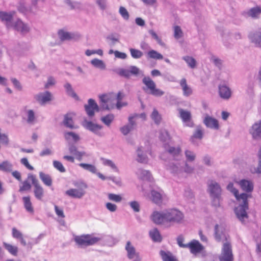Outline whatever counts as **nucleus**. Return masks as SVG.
Here are the masks:
<instances>
[{
	"instance_id": "obj_1",
	"label": "nucleus",
	"mask_w": 261,
	"mask_h": 261,
	"mask_svg": "<svg viewBox=\"0 0 261 261\" xmlns=\"http://www.w3.org/2000/svg\"><path fill=\"white\" fill-rule=\"evenodd\" d=\"M184 218L182 212L177 209H169L162 212H154L152 221L157 224L180 223Z\"/></svg>"
},
{
	"instance_id": "obj_2",
	"label": "nucleus",
	"mask_w": 261,
	"mask_h": 261,
	"mask_svg": "<svg viewBox=\"0 0 261 261\" xmlns=\"http://www.w3.org/2000/svg\"><path fill=\"white\" fill-rule=\"evenodd\" d=\"M13 14L0 11V19L6 23L7 28L13 27V28L23 35L28 34L31 30V27L29 24L23 22L21 19H18L15 21L13 25H11Z\"/></svg>"
},
{
	"instance_id": "obj_3",
	"label": "nucleus",
	"mask_w": 261,
	"mask_h": 261,
	"mask_svg": "<svg viewBox=\"0 0 261 261\" xmlns=\"http://www.w3.org/2000/svg\"><path fill=\"white\" fill-rule=\"evenodd\" d=\"M227 189L233 194L238 201L242 200V203L236 207L234 211L237 218L243 223L245 219V193L239 194L238 190L233 187L232 182L227 185Z\"/></svg>"
},
{
	"instance_id": "obj_4",
	"label": "nucleus",
	"mask_w": 261,
	"mask_h": 261,
	"mask_svg": "<svg viewBox=\"0 0 261 261\" xmlns=\"http://www.w3.org/2000/svg\"><path fill=\"white\" fill-rule=\"evenodd\" d=\"M113 71L119 75L126 79H129L132 75L138 76H144L143 72L136 66H130L128 69L118 68L113 69Z\"/></svg>"
},
{
	"instance_id": "obj_5",
	"label": "nucleus",
	"mask_w": 261,
	"mask_h": 261,
	"mask_svg": "<svg viewBox=\"0 0 261 261\" xmlns=\"http://www.w3.org/2000/svg\"><path fill=\"white\" fill-rule=\"evenodd\" d=\"M101 239L102 238L92 237L90 234L75 236L74 237L75 242L81 247L93 245Z\"/></svg>"
},
{
	"instance_id": "obj_6",
	"label": "nucleus",
	"mask_w": 261,
	"mask_h": 261,
	"mask_svg": "<svg viewBox=\"0 0 261 261\" xmlns=\"http://www.w3.org/2000/svg\"><path fill=\"white\" fill-rule=\"evenodd\" d=\"M28 179L32 181L34 187V193L35 197L38 200H41L44 196V190L40 184L36 176L32 174H29Z\"/></svg>"
},
{
	"instance_id": "obj_7",
	"label": "nucleus",
	"mask_w": 261,
	"mask_h": 261,
	"mask_svg": "<svg viewBox=\"0 0 261 261\" xmlns=\"http://www.w3.org/2000/svg\"><path fill=\"white\" fill-rule=\"evenodd\" d=\"M220 261H233L231 245L229 242L223 243Z\"/></svg>"
},
{
	"instance_id": "obj_8",
	"label": "nucleus",
	"mask_w": 261,
	"mask_h": 261,
	"mask_svg": "<svg viewBox=\"0 0 261 261\" xmlns=\"http://www.w3.org/2000/svg\"><path fill=\"white\" fill-rule=\"evenodd\" d=\"M166 169L174 176H179L183 173L182 162L174 161L166 165Z\"/></svg>"
},
{
	"instance_id": "obj_9",
	"label": "nucleus",
	"mask_w": 261,
	"mask_h": 261,
	"mask_svg": "<svg viewBox=\"0 0 261 261\" xmlns=\"http://www.w3.org/2000/svg\"><path fill=\"white\" fill-rule=\"evenodd\" d=\"M83 126L87 129L92 132L95 135L102 137L104 136V134L100 131L102 128V126L94 123L91 121H88L85 119L83 122Z\"/></svg>"
},
{
	"instance_id": "obj_10",
	"label": "nucleus",
	"mask_w": 261,
	"mask_h": 261,
	"mask_svg": "<svg viewBox=\"0 0 261 261\" xmlns=\"http://www.w3.org/2000/svg\"><path fill=\"white\" fill-rule=\"evenodd\" d=\"M125 249L127 252V256L133 261H141V257L139 252H137L135 247L132 244L130 241H127Z\"/></svg>"
},
{
	"instance_id": "obj_11",
	"label": "nucleus",
	"mask_w": 261,
	"mask_h": 261,
	"mask_svg": "<svg viewBox=\"0 0 261 261\" xmlns=\"http://www.w3.org/2000/svg\"><path fill=\"white\" fill-rule=\"evenodd\" d=\"M215 239L218 242H229V237L226 233L225 229L222 226L218 224L215 226Z\"/></svg>"
},
{
	"instance_id": "obj_12",
	"label": "nucleus",
	"mask_w": 261,
	"mask_h": 261,
	"mask_svg": "<svg viewBox=\"0 0 261 261\" xmlns=\"http://www.w3.org/2000/svg\"><path fill=\"white\" fill-rule=\"evenodd\" d=\"M207 192L210 196L221 195L222 190L220 185L216 181L209 180L207 181Z\"/></svg>"
},
{
	"instance_id": "obj_13",
	"label": "nucleus",
	"mask_w": 261,
	"mask_h": 261,
	"mask_svg": "<svg viewBox=\"0 0 261 261\" xmlns=\"http://www.w3.org/2000/svg\"><path fill=\"white\" fill-rule=\"evenodd\" d=\"M151 199L153 202L160 205L167 200L166 195L162 190L159 191L155 190L151 191Z\"/></svg>"
},
{
	"instance_id": "obj_14",
	"label": "nucleus",
	"mask_w": 261,
	"mask_h": 261,
	"mask_svg": "<svg viewBox=\"0 0 261 261\" xmlns=\"http://www.w3.org/2000/svg\"><path fill=\"white\" fill-rule=\"evenodd\" d=\"M164 148L165 152L169 153L175 160L181 156V149L179 146L174 147L165 144Z\"/></svg>"
},
{
	"instance_id": "obj_15",
	"label": "nucleus",
	"mask_w": 261,
	"mask_h": 261,
	"mask_svg": "<svg viewBox=\"0 0 261 261\" xmlns=\"http://www.w3.org/2000/svg\"><path fill=\"white\" fill-rule=\"evenodd\" d=\"M52 94L49 91L39 93L34 95V99L41 105H44L52 100Z\"/></svg>"
},
{
	"instance_id": "obj_16",
	"label": "nucleus",
	"mask_w": 261,
	"mask_h": 261,
	"mask_svg": "<svg viewBox=\"0 0 261 261\" xmlns=\"http://www.w3.org/2000/svg\"><path fill=\"white\" fill-rule=\"evenodd\" d=\"M85 109L87 114L89 117L93 116L95 111H99V108L95 100L91 98L88 100V104L85 105Z\"/></svg>"
},
{
	"instance_id": "obj_17",
	"label": "nucleus",
	"mask_w": 261,
	"mask_h": 261,
	"mask_svg": "<svg viewBox=\"0 0 261 261\" xmlns=\"http://www.w3.org/2000/svg\"><path fill=\"white\" fill-rule=\"evenodd\" d=\"M178 111L179 112L180 118L186 125L189 127H192L193 126V123L192 121V115L191 112L188 110H185L181 108L179 109Z\"/></svg>"
},
{
	"instance_id": "obj_18",
	"label": "nucleus",
	"mask_w": 261,
	"mask_h": 261,
	"mask_svg": "<svg viewBox=\"0 0 261 261\" xmlns=\"http://www.w3.org/2000/svg\"><path fill=\"white\" fill-rule=\"evenodd\" d=\"M115 96L110 94H104L99 96L100 105L103 110H109V105L114 99Z\"/></svg>"
},
{
	"instance_id": "obj_19",
	"label": "nucleus",
	"mask_w": 261,
	"mask_h": 261,
	"mask_svg": "<svg viewBox=\"0 0 261 261\" xmlns=\"http://www.w3.org/2000/svg\"><path fill=\"white\" fill-rule=\"evenodd\" d=\"M187 248H189L191 252L194 254L200 252L203 249V246L195 240H193L188 243Z\"/></svg>"
},
{
	"instance_id": "obj_20",
	"label": "nucleus",
	"mask_w": 261,
	"mask_h": 261,
	"mask_svg": "<svg viewBox=\"0 0 261 261\" xmlns=\"http://www.w3.org/2000/svg\"><path fill=\"white\" fill-rule=\"evenodd\" d=\"M219 93L221 98L224 99H228L231 96L230 89L225 85H220L219 86Z\"/></svg>"
},
{
	"instance_id": "obj_21",
	"label": "nucleus",
	"mask_w": 261,
	"mask_h": 261,
	"mask_svg": "<svg viewBox=\"0 0 261 261\" xmlns=\"http://www.w3.org/2000/svg\"><path fill=\"white\" fill-rule=\"evenodd\" d=\"M203 123L206 127L212 129H218L219 128L218 120L209 116H206L205 117L203 120Z\"/></svg>"
},
{
	"instance_id": "obj_22",
	"label": "nucleus",
	"mask_w": 261,
	"mask_h": 261,
	"mask_svg": "<svg viewBox=\"0 0 261 261\" xmlns=\"http://www.w3.org/2000/svg\"><path fill=\"white\" fill-rule=\"evenodd\" d=\"M65 194L74 198H82L85 194V191L82 189H70L65 192Z\"/></svg>"
},
{
	"instance_id": "obj_23",
	"label": "nucleus",
	"mask_w": 261,
	"mask_h": 261,
	"mask_svg": "<svg viewBox=\"0 0 261 261\" xmlns=\"http://www.w3.org/2000/svg\"><path fill=\"white\" fill-rule=\"evenodd\" d=\"M250 133L254 139H258L261 138V121L253 125Z\"/></svg>"
},
{
	"instance_id": "obj_24",
	"label": "nucleus",
	"mask_w": 261,
	"mask_h": 261,
	"mask_svg": "<svg viewBox=\"0 0 261 261\" xmlns=\"http://www.w3.org/2000/svg\"><path fill=\"white\" fill-rule=\"evenodd\" d=\"M58 35L61 40H69L74 38H80L81 35L79 34H71L62 30L59 31Z\"/></svg>"
},
{
	"instance_id": "obj_25",
	"label": "nucleus",
	"mask_w": 261,
	"mask_h": 261,
	"mask_svg": "<svg viewBox=\"0 0 261 261\" xmlns=\"http://www.w3.org/2000/svg\"><path fill=\"white\" fill-rule=\"evenodd\" d=\"M136 151L137 155L136 160L139 163L146 164L148 162V157L143 147L142 146L139 147Z\"/></svg>"
},
{
	"instance_id": "obj_26",
	"label": "nucleus",
	"mask_w": 261,
	"mask_h": 261,
	"mask_svg": "<svg viewBox=\"0 0 261 261\" xmlns=\"http://www.w3.org/2000/svg\"><path fill=\"white\" fill-rule=\"evenodd\" d=\"M12 235L14 239L19 241L20 244L22 246H26L27 245L26 241L23 237L22 233L15 227H13L12 229Z\"/></svg>"
},
{
	"instance_id": "obj_27",
	"label": "nucleus",
	"mask_w": 261,
	"mask_h": 261,
	"mask_svg": "<svg viewBox=\"0 0 261 261\" xmlns=\"http://www.w3.org/2000/svg\"><path fill=\"white\" fill-rule=\"evenodd\" d=\"M18 10L19 12L25 14L28 12L35 13L36 10L32 5L28 7L27 6L25 3L23 1H21L18 6Z\"/></svg>"
},
{
	"instance_id": "obj_28",
	"label": "nucleus",
	"mask_w": 261,
	"mask_h": 261,
	"mask_svg": "<svg viewBox=\"0 0 261 261\" xmlns=\"http://www.w3.org/2000/svg\"><path fill=\"white\" fill-rule=\"evenodd\" d=\"M25 120L27 123L30 125H33L36 122L37 117L33 110H28L26 111Z\"/></svg>"
},
{
	"instance_id": "obj_29",
	"label": "nucleus",
	"mask_w": 261,
	"mask_h": 261,
	"mask_svg": "<svg viewBox=\"0 0 261 261\" xmlns=\"http://www.w3.org/2000/svg\"><path fill=\"white\" fill-rule=\"evenodd\" d=\"M180 85L183 91V94L185 96H189L192 94V90L187 84L186 79H182L180 81Z\"/></svg>"
},
{
	"instance_id": "obj_30",
	"label": "nucleus",
	"mask_w": 261,
	"mask_h": 261,
	"mask_svg": "<svg viewBox=\"0 0 261 261\" xmlns=\"http://www.w3.org/2000/svg\"><path fill=\"white\" fill-rule=\"evenodd\" d=\"M160 254L163 261H178L177 258L169 251L161 250Z\"/></svg>"
},
{
	"instance_id": "obj_31",
	"label": "nucleus",
	"mask_w": 261,
	"mask_h": 261,
	"mask_svg": "<svg viewBox=\"0 0 261 261\" xmlns=\"http://www.w3.org/2000/svg\"><path fill=\"white\" fill-rule=\"evenodd\" d=\"M64 88L65 89L66 94L68 96L74 98L76 100H78L79 99V96L74 92L71 85L69 83H66L64 85Z\"/></svg>"
},
{
	"instance_id": "obj_32",
	"label": "nucleus",
	"mask_w": 261,
	"mask_h": 261,
	"mask_svg": "<svg viewBox=\"0 0 261 261\" xmlns=\"http://www.w3.org/2000/svg\"><path fill=\"white\" fill-rule=\"evenodd\" d=\"M261 14V8L256 6L250 9L248 12V15L253 19H258Z\"/></svg>"
},
{
	"instance_id": "obj_33",
	"label": "nucleus",
	"mask_w": 261,
	"mask_h": 261,
	"mask_svg": "<svg viewBox=\"0 0 261 261\" xmlns=\"http://www.w3.org/2000/svg\"><path fill=\"white\" fill-rule=\"evenodd\" d=\"M63 123L66 127L71 129L76 128V127H75L73 125L72 115L71 114H67L64 116Z\"/></svg>"
},
{
	"instance_id": "obj_34",
	"label": "nucleus",
	"mask_w": 261,
	"mask_h": 261,
	"mask_svg": "<svg viewBox=\"0 0 261 261\" xmlns=\"http://www.w3.org/2000/svg\"><path fill=\"white\" fill-rule=\"evenodd\" d=\"M13 165L10 162L5 161L0 164V171L6 173L11 172L13 170Z\"/></svg>"
},
{
	"instance_id": "obj_35",
	"label": "nucleus",
	"mask_w": 261,
	"mask_h": 261,
	"mask_svg": "<svg viewBox=\"0 0 261 261\" xmlns=\"http://www.w3.org/2000/svg\"><path fill=\"white\" fill-rule=\"evenodd\" d=\"M254 188L253 184L252 181L246 180V211L248 209L247 198L251 197V194L249 193L251 192Z\"/></svg>"
},
{
	"instance_id": "obj_36",
	"label": "nucleus",
	"mask_w": 261,
	"mask_h": 261,
	"mask_svg": "<svg viewBox=\"0 0 261 261\" xmlns=\"http://www.w3.org/2000/svg\"><path fill=\"white\" fill-rule=\"evenodd\" d=\"M64 136L65 139L68 142H76L80 140L79 136L72 132H65Z\"/></svg>"
},
{
	"instance_id": "obj_37",
	"label": "nucleus",
	"mask_w": 261,
	"mask_h": 261,
	"mask_svg": "<svg viewBox=\"0 0 261 261\" xmlns=\"http://www.w3.org/2000/svg\"><path fill=\"white\" fill-rule=\"evenodd\" d=\"M137 174L140 178L143 180H149L151 177L149 171L143 169H139L137 172Z\"/></svg>"
},
{
	"instance_id": "obj_38",
	"label": "nucleus",
	"mask_w": 261,
	"mask_h": 261,
	"mask_svg": "<svg viewBox=\"0 0 261 261\" xmlns=\"http://www.w3.org/2000/svg\"><path fill=\"white\" fill-rule=\"evenodd\" d=\"M39 177L45 185L49 187L51 186L53 180L49 174H45L43 172H40Z\"/></svg>"
},
{
	"instance_id": "obj_39",
	"label": "nucleus",
	"mask_w": 261,
	"mask_h": 261,
	"mask_svg": "<svg viewBox=\"0 0 261 261\" xmlns=\"http://www.w3.org/2000/svg\"><path fill=\"white\" fill-rule=\"evenodd\" d=\"M142 83L150 91L153 89L154 87H156L155 83L149 76H144L142 79Z\"/></svg>"
},
{
	"instance_id": "obj_40",
	"label": "nucleus",
	"mask_w": 261,
	"mask_h": 261,
	"mask_svg": "<svg viewBox=\"0 0 261 261\" xmlns=\"http://www.w3.org/2000/svg\"><path fill=\"white\" fill-rule=\"evenodd\" d=\"M69 150L70 153L75 155L79 160H81L82 158V156L85 154L84 152H80L77 151L76 147L73 144L69 145Z\"/></svg>"
},
{
	"instance_id": "obj_41",
	"label": "nucleus",
	"mask_w": 261,
	"mask_h": 261,
	"mask_svg": "<svg viewBox=\"0 0 261 261\" xmlns=\"http://www.w3.org/2000/svg\"><path fill=\"white\" fill-rule=\"evenodd\" d=\"M249 38L254 42L257 46H260L261 44V32H257L251 34L249 36Z\"/></svg>"
},
{
	"instance_id": "obj_42",
	"label": "nucleus",
	"mask_w": 261,
	"mask_h": 261,
	"mask_svg": "<svg viewBox=\"0 0 261 261\" xmlns=\"http://www.w3.org/2000/svg\"><path fill=\"white\" fill-rule=\"evenodd\" d=\"M149 236L154 242H161L162 238L157 228H154L149 231Z\"/></svg>"
},
{
	"instance_id": "obj_43",
	"label": "nucleus",
	"mask_w": 261,
	"mask_h": 261,
	"mask_svg": "<svg viewBox=\"0 0 261 261\" xmlns=\"http://www.w3.org/2000/svg\"><path fill=\"white\" fill-rule=\"evenodd\" d=\"M65 3L70 9L80 10L83 8L82 4L79 2L71 1V0H65Z\"/></svg>"
},
{
	"instance_id": "obj_44",
	"label": "nucleus",
	"mask_w": 261,
	"mask_h": 261,
	"mask_svg": "<svg viewBox=\"0 0 261 261\" xmlns=\"http://www.w3.org/2000/svg\"><path fill=\"white\" fill-rule=\"evenodd\" d=\"M257 156L258 159V164L256 167L254 168L253 170H251V172L261 175V147L259 148Z\"/></svg>"
},
{
	"instance_id": "obj_45",
	"label": "nucleus",
	"mask_w": 261,
	"mask_h": 261,
	"mask_svg": "<svg viewBox=\"0 0 261 261\" xmlns=\"http://www.w3.org/2000/svg\"><path fill=\"white\" fill-rule=\"evenodd\" d=\"M24 206L27 212L32 213L34 212V209L32 206V202H31L30 198L29 196L23 197L22 198Z\"/></svg>"
},
{
	"instance_id": "obj_46",
	"label": "nucleus",
	"mask_w": 261,
	"mask_h": 261,
	"mask_svg": "<svg viewBox=\"0 0 261 261\" xmlns=\"http://www.w3.org/2000/svg\"><path fill=\"white\" fill-rule=\"evenodd\" d=\"M91 64L95 67L101 70L106 69V64L102 60L94 59L91 61Z\"/></svg>"
},
{
	"instance_id": "obj_47",
	"label": "nucleus",
	"mask_w": 261,
	"mask_h": 261,
	"mask_svg": "<svg viewBox=\"0 0 261 261\" xmlns=\"http://www.w3.org/2000/svg\"><path fill=\"white\" fill-rule=\"evenodd\" d=\"M3 245L6 249L12 255L16 256L18 252V247L7 243H4Z\"/></svg>"
},
{
	"instance_id": "obj_48",
	"label": "nucleus",
	"mask_w": 261,
	"mask_h": 261,
	"mask_svg": "<svg viewBox=\"0 0 261 261\" xmlns=\"http://www.w3.org/2000/svg\"><path fill=\"white\" fill-rule=\"evenodd\" d=\"M159 138L160 140L164 143L163 145L165 144H168L170 137L168 133L166 130H162L160 131Z\"/></svg>"
},
{
	"instance_id": "obj_49",
	"label": "nucleus",
	"mask_w": 261,
	"mask_h": 261,
	"mask_svg": "<svg viewBox=\"0 0 261 261\" xmlns=\"http://www.w3.org/2000/svg\"><path fill=\"white\" fill-rule=\"evenodd\" d=\"M185 155L187 162H193L196 159V154L193 151L187 149L185 151Z\"/></svg>"
},
{
	"instance_id": "obj_50",
	"label": "nucleus",
	"mask_w": 261,
	"mask_h": 261,
	"mask_svg": "<svg viewBox=\"0 0 261 261\" xmlns=\"http://www.w3.org/2000/svg\"><path fill=\"white\" fill-rule=\"evenodd\" d=\"M147 56L149 58L156 60H162L163 59V56L162 55L154 50H151L148 51L147 53Z\"/></svg>"
},
{
	"instance_id": "obj_51",
	"label": "nucleus",
	"mask_w": 261,
	"mask_h": 261,
	"mask_svg": "<svg viewBox=\"0 0 261 261\" xmlns=\"http://www.w3.org/2000/svg\"><path fill=\"white\" fill-rule=\"evenodd\" d=\"M151 119L154 121V123L156 124L160 123L161 121V116L158 111L154 109L150 116Z\"/></svg>"
},
{
	"instance_id": "obj_52",
	"label": "nucleus",
	"mask_w": 261,
	"mask_h": 261,
	"mask_svg": "<svg viewBox=\"0 0 261 261\" xmlns=\"http://www.w3.org/2000/svg\"><path fill=\"white\" fill-rule=\"evenodd\" d=\"M79 166L85 170L89 171L92 173H96V172L97 171L96 168L94 165L91 164L80 163Z\"/></svg>"
},
{
	"instance_id": "obj_53",
	"label": "nucleus",
	"mask_w": 261,
	"mask_h": 261,
	"mask_svg": "<svg viewBox=\"0 0 261 261\" xmlns=\"http://www.w3.org/2000/svg\"><path fill=\"white\" fill-rule=\"evenodd\" d=\"M129 51L131 55V56L134 59H140L141 58L143 55V53L140 50L131 48L129 49Z\"/></svg>"
},
{
	"instance_id": "obj_54",
	"label": "nucleus",
	"mask_w": 261,
	"mask_h": 261,
	"mask_svg": "<svg viewBox=\"0 0 261 261\" xmlns=\"http://www.w3.org/2000/svg\"><path fill=\"white\" fill-rule=\"evenodd\" d=\"M182 59L186 61L190 68H194L196 67V62L193 57L185 56L182 57Z\"/></svg>"
},
{
	"instance_id": "obj_55",
	"label": "nucleus",
	"mask_w": 261,
	"mask_h": 261,
	"mask_svg": "<svg viewBox=\"0 0 261 261\" xmlns=\"http://www.w3.org/2000/svg\"><path fill=\"white\" fill-rule=\"evenodd\" d=\"M174 37L176 39H179L183 37L184 33L180 27L178 25H175L173 28Z\"/></svg>"
},
{
	"instance_id": "obj_56",
	"label": "nucleus",
	"mask_w": 261,
	"mask_h": 261,
	"mask_svg": "<svg viewBox=\"0 0 261 261\" xmlns=\"http://www.w3.org/2000/svg\"><path fill=\"white\" fill-rule=\"evenodd\" d=\"M212 198V204L216 208L220 207V201L221 200V195L211 196Z\"/></svg>"
},
{
	"instance_id": "obj_57",
	"label": "nucleus",
	"mask_w": 261,
	"mask_h": 261,
	"mask_svg": "<svg viewBox=\"0 0 261 261\" xmlns=\"http://www.w3.org/2000/svg\"><path fill=\"white\" fill-rule=\"evenodd\" d=\"M189 162H182V165L183 167V172H185L188 174H191L193 172L194 168L192 166L188 164Z\"/></svg>"
},
{
	"instance_id": "obj_58",
	"label": "nucleus",
	"mask_w": 261,
	"mask_h": 261,
	"mask_svg": "<svg viewBox=\"0 0 261 261\" xmlns=\"http://www.w3.org/2000/svg\"><path fill=\"white\" fill-rule=\"evenodd\" d=\"M203 137V131L201 127H197L193 135L192 136L191 138V140L192 142H194V139L195 138L201 139Z\"/></svg>"
},
{
	"instance_id": "obj_59",
	"label": "nucleus",
	"mask_w": 261,
	"mask_h": 261,
	"mask_svg": "<svg viewBox=\"0 0 261 261\" xmlns=\"http://www.w3.org/2000/svg\"><path fill=\"white\" fill-rule=\"evenodd\" d=\"M114 115L112 114H108L101 118V120L107 126H109L114 120Z\"/></svg>"
},
{
	"instance_id": "obj_60",
	"label": "nucleus",
	"mask_w": 261,
	"mask_h": 261,
	"mask_svg": "<svg viewBox=\"0 0 261 261\" xmlns=\"http://www.w3.org/2000/svg\"><path fill=\"white\" fill-rule=\"evenodd\" d=\"M102 160L103 161V164L104 165L110 167L112 169H113L116 172L119 171L118 168L112 161L105 159H102Z\"/></svg>"
},
{
	"instance_id": "obj_61",
	"label": "nucleus",
	"mask_w": 261,
	"mask_h": 261,
	"mask_svg": "<svg viewBox=\"0 0 261 261\" xmlns=\"http://www.w3.org/2000/svg\"><path fill=\"white\" fill-rule=\"evenodd\" d=\"M53 166L54 167L59 170L60 172H65L66 170L64 166H63L61 162L58 161H53Z\"/></svg>"
},
{
	"instance_id": "obj_62",
	"label": "nucleus",
	"mask_w": 261,
	"mask_h": 261,
	"mask_svg": "<svg viewBox=\"0 0 261 261\" xmlns=\"http://www.w3.org/2000/svg\"><path fill=\"white\" fill-rule=\"evenodd\" d=\"M119 12L121 16L125 19L128 20L129 19V13L127 10L123 7L121 6L119 8Z\"/></svg>"
},
{
	"instance_id": "obj_63",
	"label": "nucleus",
	"mask_w": 261,
	"mask_h": 261,
	"mask_svg": "<svg viewBox=\"0 0 261 261\" xmlns=\"http://www.w3.org/2000/svg\"><path fill=\"white\" fill-rule=\"evenodd\" d=\"M28 180H28H24L22 182V185L20 187L19 192L29 191L31 189V185L29 182Z\"/></svg>"
},
{
	"instance_id": "obj_64",
	"label": "nucleus",
	"mask_w": 261,
	"mask_h": 261,
	"mask_svg": "<svg viewBox=\"0 0 261 261\" xmlns=\"http://www.w3.org/2000/svg\"><path fill=\"white\" fill-rule=\"evenodd\" d=\"M130 207L135 212H139L140 211V204L137 201H132L129 202Z\"/></svg>"
}]
</instances>
